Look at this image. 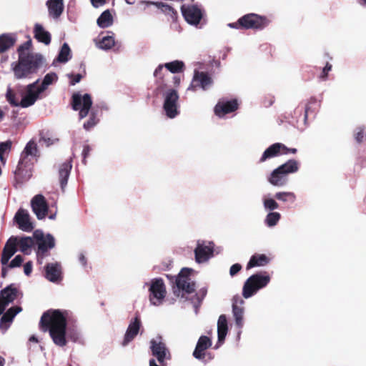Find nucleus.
Segmentation results:
<instances>
[{
    "mask_svg": "<svg viewBox=\"0 0 366 366\" xmlns=\"http://www.w3.org/2000/svg\"><path fill=\"white\" fill-rule=\"evenodd\" d=\"M69 318L68 311L59 310H49L44 312L41 318V323L48 328L54 343L59 347L65 346L67 338L73 342H77L81 337V332L77 327L66 329Z\"/></svg>",
    "mask_w": 366,
    "mask_h": 366,
    "instance_id": "1",
    "label": "nucleus"
},
{
    "mask_svg": "<svg viewBox=\"0 0 366 366\" xmlns=\"http://www.w3.org/2000/svg\"><path fill=\"white\" fill-rule=\"evenodd\" d=\"M18 61L11 64V68L16 79L30 78L37 72L43 64V56L31 51V41H27L18 49Z\"/></svg>",
    "mask_w": 366,
    "mask_h": 366,
    "instance_id": "2",
    "label": "nucleus"
},
{
    "mask_svg": "<svg viewBox=\"0 0 366 366\" xmlns=\"http://www.w3.org/2000/svg\"><path fill=\"white\" fill-rule=\"evenodd\" d=\"M271 277L266 272H259L250 276L244 282L242 295L248 299L255 295L259 290L265 287L270 282Z\"/></svg>",
    "mask_w": 366,
    "mask_h": 366,
    "instance_id": "3",
    "label": "nucleus"
},
{
    "mask_svg": "<svg viewBox=\"0 0 366 366\" xmlns=\"http://www.w3.org/2000/svg\"><path fill=\"white\" fill-rule=\"evenodd\" d=\"M148 287L149 300L152 305H161L166 297L167 290L162 278H154L145 284Z\"/></svg>",
    "mask_w": 366,
    "mask_h": 366,
    "instance_id": "4",
    "label": "nucleus"
},
{
    "mask_svg": "<svg viewBox=\"0 0 366 366\" xmlns=\"http://www.w3.org/2000/svg\"><path fill=\"white\" fill-rule=\"evenodd\" d=\"M194 270L189 268H183L176 279L177 289L174 294L179 297H184V294H190L194 291V283L190 278Z\"/></svg>",
    "mask_w": 366,
    "mask_h": 366,
    "instance_id": "5",
    "label": "nucleus"
},
{
    "mask_svg": "<svg viewBox=\"0 0 366 366\" xmlns=\"http://www.w3.org/2000/svg\"><path fill=\"white\" fill-rule=\"evenodd\" d=\"M163 109L167 117L170 119L176 117L179 114V95L174 89H167L164 94Z\"/></svg>",
    "mask_w": 366,
    "mask_h": 366,
    "instance_id": "6",
    "label": "nucleus"
},
{
    "mask_svg": "<svg viewBox=\"0 0 366 366\" xmlns=\"http://www.w3.org/2000/svg\"><path fill=\"white\" fill-rule=\"evenodd\" d=\"M44 91L39 85V79L26 86L24 95L20 102V106L23 108L29 107L41 98V94Z\"/></svg>",
    "mask_w": 366,
    "mask_h": 366,
    "instance_id": "7",
    "label": "nucleus"
},
{
    "mask_svg": "<svg viewBox=\"0 0 366 366\" xmlns=\"http://www.w3.org/2000/svg\"><path fill=\"white\" fill-rule=\"evenodd\" d=\"M239 23L244 29H262L269 24V21L265 16L251 13L241 17Z\"/></svg>",
    "mask_w": 366,
    "mask_h": 366,
    "instance_id": "8",
    "label": "nucleus"
},
{
    "mask_svg": "<svg viewBox=\"0 0 366 366\" xmlns=\"http://www.w3.org/2000/svg\"><path fill=\"white\" fill-rule=\"evenodd\" d=\"M212 78L209 74L194 70L192 81L187 89V92H194L198 88L207 90L212 86Z\"/></svg>",
    "mask_w": 366,
    "mask_h": 366,
    "instance_id": "9",
    "label": "nucleus"
},
{
    "mask_svg": "<svg viewBox=\"0 0 366 366\" xmlns=\"http://www.w3.org/2000/svg\"><path fill=\"white\" fill-rule=\"evenodd\" d=\"M214 247L212 242L198 240L194 249L195 261L199 264L207 262L214 255Z\"/></svg>",
    "mask_w": 366,
    "mask_h": 366,
    "instance_id": "10",
    "label": "nucleus"
},
{
    "mask_svg": "<svg viewBox=\"0 0 366 366\" xmlns=\"http://www.w3.org/2000/svg\"><path fill=\"white\" fill-rule=\"evenodd\" d=\"M72 100L73 109L79 112V118L83 119L86 117L92 105L90 95L87 94L82 95L79 93L74 94Z\"/></svg>",
    "mask_w": 366,
    "mask_h": 366,
    "instance_id": "11",
    "label": "nucleus"
},
{
    "mask_svg": "<svg viewBox=\"0 0 366 366\" xmlns=\"http://www.w3.org/2000/svg\"><path fill=\"white\" fill-rule=\"evenodd\" d=\"M150 344L152 355L157 357L159 364L164 366L165 362L170 360L171 355L165 344L162 342V337H157L152 339Z\"/></svg>",
    "mask_w": 366,
    "mask_h": 366,
    "instance_id": "12",
    "label": "nucleus"
},
{
    "mask_svg": "<svg viewBox=\"0 0 366 366\" xmlns=\"http://www.w3.org/2000/svg\"><path fill=\"white\" fill-rule=\"evenodd\" d=\"M181 11L184 18L189 24L197 25L199 23L202 16V12L197 6L182 5Z\"/></svg>",
    "mask_w": 366,
    "mask_h": 366,
    "instance_id": "13",
    "label": "nucleus"
},
{
    "mask_svg": "<svg viewBox=\"0 0 366 366\" xmlns=\"http://www.w3.org/2000/svg\"><path fill=\"white\" fill-rule=\"evenodd\" d=\"M31 205L34 213L39 219H44L48 212V205L44 196L37 194L33 197Z\"/></svg>",
    "mask_w": 366,
    "mask_h": 366,
    "instance_id": "14",
    "label": "nucleus"
},
{
    "mask_svg": "<svg viewBox=\"0 0 366 366\" xmlns=\"http://www.w3.org/2000/svg\"><path fill=\"white\" fill-rule=\"evenodd\" d=\"M287 147L282 143H274L270 145L262 154L259 159V162H264L269 159H272L278 156L285 155Z\"/></svg>",
    "mask_w": 366,
    "mask_h": 366,
    "instance_id": "15",
    "label": "nucleus"
},
{
    "mask_svg": "<svg viewBox=\"0 0 366 366\" xmlns=\"http://www.w3.org/2000/svg\"><path fill=\"white\" fill-rule=\"evenodd\" d=\"M14 221L22 231L31 232L34 229L33 223L30 219V215L26 209H19L14 216Z\"/></svg>",
    "mask_w": 366,
    "mask_h": 366,
    "instance_id": "16",
    "label": "nucleus"
},
{
    "mask_svg": "<svg viewBox=\"0 0 366 366\" xmlns=\"http://www.w3.org/2000/svg\"><path fill=\"white\" fill-rule=\"evenodd\" d=\"M244 303L243 299L239 295H236L232 298V313L235 323L239 328H242L244 325Z\"/></svg>",
    "mask_w": 366,
    "mask_h": 366,
    "instance_id": "17",
    "label": "nucleus"
},
{
    "mask_svg": "<svg viewBox=\"0 0 366 366\" xmlns=\"http://www.w3.org/2000/svg\"><path fill=\"white\" fill-rule=\"evenodd\" d=\"M238 108V104L236 100H230V101H219L214 107V113L215 114L222 118L226 114L231 113Z\"/></svg>",
    "mask_w": 366,
    "mask_h": 366,
    "instance_id": "18",
    "label": "nucleus"
},
{
    "mask_svg": "<svg viewBox=\"0 0 366 366\" xmlns=\"http://www.w3.org/2000/svg\"><path fill=\"white\" fill-rule=\"evenodd\" d=\"M17 296L16 288L9 286L0 292V315L2 314L6 307L12 302Z\"/></svg>",
    "mask_w": 366,
    "mask_h": 366,
    "instance_id": "19",
    "label": "nucleus"
},
{
    "mask_svg": "<svg viewBox=\"0 0 366 366\" xmlns=\"http://www.w3.org/2000/svg\"><path fill=\"white\" fill-rule=\"evenodd\" d=\"M141 327V320L138 317H134L131 320L128 328L126 331L124 338L122 342L124 346L128 345L131 341L134 340V338L139 333V329Z\"/></svg>",
    "mask_w": 366,
    "mask_h": 366,
    "instance_id": "20",
    "label": "nucleus"
},
{
    "mask_svg": "<svg viewBox=\"0 0 366 366\" xmlns=\"http://www.w3.org/2000/svg\"><path fill=\"white\" fill-rule=\"evenodd\" d=\"M16 239L15 238H9L2 252L1 262L2 265H6L9 259L16 253L17 248L15 247Z\"/></svg>",
    "mask_w": 366,
    "mask_h": 366,
    "instance_id": "21",
    "label": "nucleus"
},
{
    "mask_svg": "<svg viewBox=\"0 0 366 366\" xmlns=\"http://www.w3.org/2000/svg\"><path fill=\"white\" fill-rule=\"evenodd\" d=\"M46 278L52 282H58L61 279V269L58 263H49L46 266Z\"/></svg>",
    "mask_w": 366,
    "mask_h": 366,
    "instance_id": "22",
    "label": "nucleus"
},
{
    "mask_svg": "<svg viewBox=\"0 0 366 366\" xmlns=\"http://www.w3.org/2000/svg\"><path fill=\"white\" fill-rule=\"evenodd\" d=\"M21 311V307L19 306L11 307L7 312L1 317L0 321V329L5 332L9 327V323L11 322L14 317Z\"/></svg>",
    "mask_w": 366,
    "mask_h": 366,
    "instance_id": "23",
    "label": "nucleus"
},
{
    "mask_svg": "<svg viewBox=\"0 0 366 366\" xmlns=\"http://www.w3.org/2000/svg\"><path fill=\"white\" fill-rule=\"evenodd\" d=\"M267 180L274 187H283L287 184L288 178L277 167L271 172Z\"/></svg>",
    "mask_w": 366,
    "mask_h": 366,
    "instance_id": "24",
    "label": "nucleus"
},
{
    "mask_svg": "<svg viewBox=\"0 0 366 366\" xmlns=\"http://www.w3.org/2000/svg\"><path fill=\"white\" fill-rule=\"evenodd\" d=\"M49 15L54 19H57L64 10L63 0H48L46 2Z\"/></svg>",
    "mask_w": 366,
    "mask_h": 366,
    "instance_id": "25",
    "label": "nucleus"
},
{
    "mask_svg": "<svg viewBox=\"0 0 366 366\" xmlns=\"http://www.w3.org/2000/svg\"><path fill=\"white\" fill-rule=\"evenodd\" d=\"M36 160V158L27 155L26 154L21 152L15 172L19 174L24 170L30 169Z\"/></svg>",
    "mask_w": 366,
    "mask_h": 366,
    "instance_id": "26",
    "label": "nucleus"
},
{
    "mask_svg": "<svg viewBox=\"0 0 366 366\" xmlns=\"http://www.w3.org/2000/svg\"><path fill=\"white\" fill-rule=\"evenodd\" d=\"M37 239L39 240V249L44 252L49 249H51L54 247L55 241L52 235L48 234L44 235V234H36Z\"/></svg>",
    "mask_w": 366,
    "mask_h": 366,
    "instance_id": "27",
    "label": "nucleus"
},
{
    "mask_svg": "<svg viewBox=\"0 0 366 366\" xmlns=\"http://www.w3.org/2000/svg\"><path fill=\"white\" fill-rule=\"evenodd\" d=\"M227 321L225 315H222L219 316L217 321V334H218V345L216 346L217 348L219 345H221L225 339V337L227 334Z\"/></svg>",
    "mask_w": 366,
    "mask_h": 366,
    "instance_id": "28",
    "label": "nucleus"
},
{
    "mask_svg": "<svg viewBox=\"0 0 366 366\" xmlns=\"http://www.w3.org/2000/svg\"><path fill=\"white\" fill-rule=\"evenodd\" d=\"M34 37L40 42L48 45L51 41V35L49 31L39 24H36L34 28Z\"/></svg>",
    "mask_w": 366,
    "mask_h": 366,
    "instance_id": "29",
    "label": "nucleus"
},
{
    "mask_svg": "<svg viewBox=\"0 0 366 366\" xmlns=\"http://www.w3.org/2000/svg\"><path fill=\"white\" fill-rule=\"evenodd\" d=\"M211 344V340L207 337L202 336L199 339L193 355L197 359L202 358L204 357V351L207 349Z\"/></svg>",
    "mask_w": 366,
    "mask_h": 366,
    "instance_id": "30",
    "label": "nucleus"
},
{
    "mask_svg": "<svg viewBox=\"0 0 366 366\" xmlns=\"http://www.w3.org/2000/svg\"><path fill=\"white\" fill-rule=\"evenodd\" d=\"M300 164L295 159H290L278 167V169L287 177L290 174H294L299 170Z\"/></svg>",
    "mask_w": 366,
    "mask_h": 366,
    "instance_id": "31",
    "label": "nucleus"
},
{
    "mask_svg": "<svg viewBox=\"0 0 366 366\" xmlns=\"http://www.w3.org/2000/svg\"><path fill=\"white\" fill-rule=\"evenodd\" d=\"M71 169V164L70 162L63 163L59 169V181L62 189H64L66 184L68 177Z\"/></svg>",
    "mask_w": 366,
    "mask_h": 366,
    "instance_id": "32",
    "label": "nucleus"
},
{
    "mask_svg": "<svg viewBox=\"0 0 366 366\" xmlns=\"http://www.w3.org/2000/svg\"><path fill=\"white\" fill-rule=\"evenodd\" d=\"M269 262V258L265 254H254L250 258L247 263V269H249L254 267L264 266Z\"/></svg>",
    "mask_w": 366,
    "mask_h": 366,
    "instance_id": "33",
    "label": "nucleus"
},
{
    "mask_svg": "<svg viewBox=\"0 0 366 366\" xmlns=\"http://www.w3.org/2000/svg\"><path fill=\"white\" fill-rule=\"evenodd\" d=\"M11 238H15L16 239V242L15 244L16 248H19V250L24 253L27 254L28 249L31 248L33 244V239L31 237H11Z\"/></svg>",
    "mask_w": 366,
    "mask_h": 366,
    "instance_id": "34",
    "label": "nucleus"
},
{
    "mask_svg": "<svg viewBox=\"0 0 366 366\" xmlns=\"http://www.w3.org/2000/svg\"><path fill=\"white\" fill-rule=\"evenodd\" d=\"M97 47L102 50H109L112 49L114 44V38L112 35L103 36L99 40H95Z\"/></svg>",
    "mask_w": 366,
    "mask_h": 366,
    "instance_id": "35",
    "label": "nucleus"
},
{
    "mask_svg": "<svg viewBox=\"0 0 366 366\" xmlns=\"http://www.w3.org/2000/svg\"><path fill=\"white\" fill-rule=\"evenodd\" d=\"M97 25L100 28H107L113 24V16L109 10L104 11L97 21Z\"/></svg>",
    "mask_w": 366,
    "mask_h": 366,
    "instance_id": "36",
    "label": "nucleus"
},
{
    "mask_svg": "<svg viewBox=\"0 0 366 366\" xmlns=\"http://www.w3.org/2000/svg\"><path fill=\"white\" fill-rule=\"evenodd\" d=\"M16 41L12 34H3L0 36V52H4L11 47Z\"/></svg>",
    "mask_w": 366,
    "mask_h": 366,
    "instance_id": "37",
    "label": "nucleus"
},
{
    "mask_svg": "<svg viewBox=\"0 0 366 366\" xmlns=\"http://www.w3.org/2000/svg\"><path fill=\"white\" fill-rule=\"evenodd\" d=\"M147 4H152L159 9L163 13L169 16L171 18L174 19L177 15V12L169 5L164 4L162 2H154V1H147Z\"/></svg>",
    "mask_w": 366,
    "mask_h": 366,
    "instance_id": "38",
    "label": "nucleus"
},
{
    "mask_svg": "<svg viewBox=\"0 0 366 366\" xmlns=\"http://www.w3.org/2000/svg\"><path fill=\"white\" fill-rule=\"evenodd\" d=\"M71 58V49L66 43H64L56 57V61L61 63L67 62Z\"/></svg>",
    "mask_w": 366,
    "mask_h": 366,
    "instance_id": "39",
    "label": "nucleus"
},
{
    "mask_svg": "<svg viewBox=\"0 0 366 366\" xmlns=\"http://www.w3.org/2000/svg\"><path fill=\"white\" fill-rule=\"evenodd\" d=\"M22 152L37 159L39 157V150L36 141L34 139H31L28 142Z\"/></svg>",
    "mask_w": 366,
    "mask_h": 366,
    "instance_id": "40",
    "label": "nucleus"
},
{
    "mask_svg": "<svg viewBox=\"0 0 366 366\" xmlns=\"http://www.w3.org/2000/svg\"><path fill=\"white\" fill-rule=\"evenodd\" d=\"M57 80L58 76L54 72L48 73L44 76V79H42L39 85L44 91H46L50 85L56 82Z\"/></svg>",
    "mask_w": 366,
    "mask_h": 366,
    "instance_id": "41",
    "label": "nucleus"
},
{
    "mask_svg": "<svg viewBox=\"0 0 366 366\" xmlns=\"http://www.w3.org/2000/svg\"><path fill=\"white\" fill-rule=\"evenodd\" d=\"M164 65L167 70H169L171 73L173 74L182 71L184 67V62L179 60L168 62L164 64Z\"/></svg>",
    "mask_w": 366,
    "mask_h": 366,
    "instance_id": "42",
    "label": "nucleus"
},
{
    "mask_svg": "<svg viewBox=\"0 0 366 366\" xmlns=\"http://www.w3.org/2000/svg\"><path fill=\"white\" fill-rule=\"evenodd\" d=\"M275 197L283 202L293 203L296 200V195L291 192H280L275 194Z\"/></svg>",
    "mask_w": 366,
    "mask_h": 366,
    "instance_id": "43",
    "label": "nucleus"
},
{
    "mask_svg": "<svg viewBox=\"0 0 366 366\" xmlns=\"http://www.w3.org/2000/svg\"><path fill=\"white\" fill-rule=\"evenodd\" d=\"M262 203L265 210H274L278 208L277 202L269 197V194H265L262 197Z\"/></svg>",
    "mask_w": 366,
    "mask_h": 366,
    "instance_id": "44",
    "label": "nucleus"
},
{
    "mask_svg": "<svg viewBox=\"0 0 366 366\" xmlns=\"http://www.w3.org/2000/svg\"><path fill=\"white\" fill-rule=\"evenodd\" d=\"M280 219V214L277 212H272L267 214L264 222L268 227L275 226Z\"/></svg>",
    "mask_w": 366,
    "mask_h": 366,
    "instance_id": "45",
    "label": "nucleus"
},
{
    "mask_svg": "<svg viewBox=\"0 0 366 366\" xmlns=\"http://www.w3.org/2000/svg\"><path fill=\"white\" fill-rule=\"evenodd\" d=\"M11 147V141H6L0 144V161L3 164L6 163V157H4V154L9 152Z\"/></svg>",
    "mask_w": 366,
    "mask_h": 366,
    "instance_id": "46",
    "label": "nucleus"
},
{
    "mask_svg": "<svg viewBox=\"0 0 366 366\" xmlns=\"http://www.w3.org/2000/svg\"><path fill=\"white\" fill-rule=\"evenodd\" d=\"M354 137L357 143H362L366 139L365 128L363 127H357L354 132Z\"/></svg>",
    "mask_w": 366,
    "mask_h": 366,
    "instance_id": "47",
    "label": "nucleus"
},
{
    "mask_svg": "<svg viewBox=\"0 0 366 366\" xmlns=\"http://www.w3.org/2000/svg\"><path fill=\"white\" fill-rule=\"evenodd\" d=\"M98 121L99 119L97 118L96 114L92 112L89 119L84 124V128L86 130H89L98 123Z\"/></svg>",
    "mask_w": 366,
    "mask_h": 366,
    "instance_id": "48",
    "label": "nucleus"
},
{
    "mask_svg": "<svg viewBox=\"0 0 366 366\" xmlns=\"http://www.w3.org/2000/svg\"><path fill=\"white\" fill-rule=\"evenodd\" d=\"M24 259L21 255H16L11 262L8 264L9 268H15L19 267L23 262Z\"/></svg>",
    "mask_w": 366,
    "mask_h": 366,
    "instance_id": "49",
    "label": "nucleus"
},
{
    "mask_svg": "<svg viewBox=\"0 0 366 366\" xmlns=\"http://www.w3.org/2000/svg\"><path fill=\"white\" fill-rule=\"evenodd\" d=\"M6 99L8 100V102L14 105V106H20V102L19 103L16 99H15V96H14V94L13 93V92L11 91V89L10 88L8 89L7 90V92H6Z\"/></svg>",
    "mask_w": 366,
    "mask_h": 366,
    "instance_id": "50",
    "label": "nucleus"
},
{
    "mask_svg": "<svg viewBox=\"0 0 366 366\" xmlns=\"http://www.w3.org/2000/svg\"><path fill=\"white\" fill-rule=\"evenodd\" d=\"M77 259L79 263L83 268H86L87 266V258L86 256V253L84 252H80L77 254Z\"/></svg>",
    "mask_w": 366,
    "mask_h": 366,
    "instance_id": "51",
    "label": "nucleus"
},
{
    "mask_svg": "<svg viewBox=\"0 0 366 366\" xmlns=\"http://www.w3.org/2000/svg\"><path fill=\"white\" fill-rule=\"evenodd\" d=\"M331 69H332V65L330 64L329 63H327L325 66L323 68L320 77L322 79L325 80L327 77V74H328L329 71H330Z\"/></svg>",
    "mask_w": 366,
    "mask_h": 366,
    "instance_id": "52",
    "label": "nucleus"
},
{
    "mask_svg": "<svg viewBox=\"0 0 366 366\" xmlns=\"http://www.w3.org/2000/svg\"><path fill=\"white\" fill-rule=\"evenodd\" d=\"M317 103V101L315 99H311L309 102L306 104L305 106V118L307 119L308 115H309V113L310 112V111L312 110V107H311V105L313 104H316Z\"/></svg>",
    "mask_w": 366,
    "mask_h": 366,
    "instance_id": "53",
    "label": "nucleus"
},
{
    "mask_svg": "<svg viewBox=\"0 0 366 366\" xmlns=\"http://www.w3.org/2000/svg\"><path fill=\"white\" fill-rule=\"evenodd\" d=\"M164 67V64L159 65L157 69L154 70V76L157 79H161L163 76L162 72L163 69Z\"/></svg>",
    "mask_w": 366,
    "mask_h": 366,
    "instance_id": "54",
    "label": "nucleus"
},
{
    "mask_svg": "<svg viewBox=\"0 0 366 366\" xmlns=\"http://www.w3.org/2000/svg\"><path fill=\"white\" fill-rule=\"evenodd\" d=\"M242 266L239 264H233L229 269V274L231 276L235 275L240 269Z\"/></svg>",
    "mask_w": 366,
    "mask_h": 366,
    "instance_id": "55",
    "label": "nucleus"
},
{
    "mask_svg": "<svg viewBox=\"0 0 366 366\" xmlns=\"http://www.w3.org/2000/svg\"><path fill=\"white\" fill-rule=\"evenodd\" d=\"M32 271V263L31 262H26L24 266V272L26 275L29 276Z\"/></svg>",
    "mask_w": 366,
    "mask_h": 366,
    "instance_id": "56",
    "label": "nucleus"
},
{
    "mask_svg": "<svg viewBox=\"0 0 366 366\" xmlns=\"http://www.w3.org/2000/svg\"><path fill=\"white\" fill-rule=\"evenodd\" d=\"M69 77L71 79V84L72 85H74L75 84H76V83L80 81V80H81L82 76H81V74H76V75L69 74Z\"/></svg>",
    "mask_w": 366,
    "mask_h": 366,
    "instance_id": "57",
    "label": "nucleus"
},
{
    "mask_svg": "<svg viewBox=\"0 0 366 366\" xmlns=\"http://www.w3.org/2000/svg\"><path fill=\"white\" fill-rule=\"evenodd\" d=\"M92 4L93 6L97 8L106 3V0H91Z\"/></svg>",
    "mask_w": 366,
    "mask_h": 366,
    "instance_id": "58",
    "label": "nucleus"
},
{
    "mask_svg": "<svg viewBox=\"0 0 366 366\" xmlns=\"http://www.w3.org/2000/svg\"><path fill=\"white\" fill-rule=\"evenodd\" d=\"M173 83L175 86H179L181 83V79L179 76H174L173 77Z\"/></svg>",
    "mask_w": 366,
    "mask_h": 366,
    "instance_id": "59",
    "label": "nucleus"
},
{
    "mask_svg": "<svg viewBox=\"0 0 366 366\" xmlns=\"http://www.w3.org/2000/svg\"><path fill=\"white\" fill-rule=\"evenodd\" d=\"M228 26L234 29H239L242 28V26L239 25V21L237 23H230L228 24Z\"/></svg>",
    "mask_w": 366,
    "mask_h": 366,
    "instance_id": "60",
    "label": "nucleus"
},
{
    "mask_svg": "<svg viewBox=\"0 0 366 366\" xmlns=\"http://www.w3.org/2000/svg\"><path fill=\"white\" fill-rule=\"evenodd\" d=\"M42 140L46 144V145H50V144H54V139H51L50 138H45V137H43L42 138Z\"/></svg>",
    "mask_w": 366,
    "mask_h": 366,
    "instance_id": "61",
    "label": "nucleus"
},
{
    "mask_svg": "<svg viewBox=\"0 0 366 366\" xmlns=\"http://www.w3.org/2000/svg\"><path fill=\"white\" fill-rule=\"evenodd\" d=\"M2 270H1V275L2 277H5L6 275V272H7V269L9 268L8 267V265H2Z\"/></svg>",
    "mask_w": 366,
    "mask_h": 366,
    "instance_id": "62",
    "label": "nucleus"
},
{
    "mask_svg": "<svg viewBox=\"0 0 366 366\" xmlns=\"http://www.w3.org/2000/svg\"><path fill=\"white\" fill-rule=\"evenodd\" d=\"M89 147L88 146H85L83 149V154L84 157L89 154Z\"/></svg>",
    "mask_w": 366,
    "mask_h": 366,
    "instance_id": "63",
    "label": "nucleus"
},
{
    "mask_svg": "<svg viewBox=\"0 0 366 366\" xmlns=\"http://www.w3.org/2000/svg\"><path fill=\"white\" fill-rule=\"evenodd\" d=\"M357 3L362 6H366V0H357Z\"/></svg>",
    "mask_w": 366,
    "mask_h": 366,
    "instance_id": "64",
    "label": "nucleus"
}]
</instances>
